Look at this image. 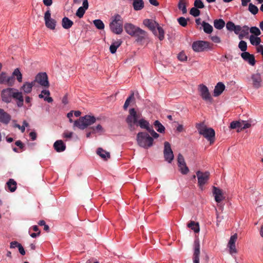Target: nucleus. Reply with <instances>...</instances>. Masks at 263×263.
Here are the masks:
<instances>
[{"mask_svg": "<svg viewBox=\"0 0 263 263\" xmlns=\"http://www.w3.org/2000/svg\"><path fill=\"white\" fill-rule=\"evenodd\" d=\"M225 85L222 82H218L215 86L213 96L218 97L220 96L225 89Z\"/></svg>", "mask_w": 263, "mask_h": 263, "instance_id": "obj_24", "label": "nucleus"}, {"mask_svg": "<svg viewBox=\"0 0 263 263\" xmlns=\"http://www.w3.org/2000/svg\"><path fill=\"white\" fill-rule=\"evenodd\" d=\"M73 134V133L72 132L65 131L63 133L62 137L66 139H69L72 138Z\"/></svg>", "mask_w": 263, "mask_h": 263, "instance_id": "obj_51", "label": "nucleus"}, {"mask_svg": "<svg viewBox=\"0 0 263 263\" xmlns=\"http://www.w3.org/2000/svg\"><path fill=\"white\" fill-rule=\"evenodd\" d=\"M177 161H178V165H180V164L181 165L182 164L185 163L183 156L181 154H179L178 155Z\"/></svg>", "mask_w": 263, "mask_h": 263, "instance_id": "obj_55", "label": "nucleus"}, {"mask_svg": "<svg viewBox=\"0 0 263 263\" xmlns=\"http://www.w3.org/2000/svg\"><path fill=\"white\" fill-rule=\"evenodd\" d=\"M15 83V79L13 77L8 76L6 72H2L0 73V84L7 85L12 87Z\"/></svg>", "mask_w": 263, "mask_h": 263, "instance_id": "obj_11", "label": "nucleus"}, {"mask_svg": "<svg viewBox=\"0 0 263 263\" xmlns=\"http://www.w3.org/2000/svg\"><path fill=\"white\" fill-rule=\"evenodd\" d=\"M164 157L165 160L168 163H171L174 159V154L171 147V144L168 142H165L164 143Z\"/></svg>", "mask_w": 263, "mask_h": 263, "instance_id": "obj_13", "label": "nucleus"}, {"mask_svg": "<svg viewBox=\"0 0 263 263\" xmlns=\"http://www.w3.org/2000/svg\"><path fill=\"white\" fill-rule=\"evenodd\" d=\"M187 227L192 230L195 233L199 232L200 227L198 222H196L194 221H190L187 223Z\"/></svg>", "mask_w": 263, "mask_h": 263, "instance_id": "obj_32", "label": "nucleus"}, {"mask_svg": "<svg viewBox=\"0 0 263 263\" xmlns=\"http://www.w3.org/2000/svg\"><path fill=\"white\" fill-rule=\"evenodd\" d=\"M33 81H35V83H38L41 86L45 87H48L49 86L48 76L46 72H40L38 73Z\"/></svg>", "mask_w": 263, "mask_h": 263, "instance_id": "obj_12", "label": "nucleus"}, {"mask_svg": "<svg viewBox=\"0 0 263 263\" xmlns=\"http://www.w3.org/2000/svg\"><path fill=\"white\" fill-rule=\"evenodd\" d=\"M187 56L184 52H181L178 55V59L180 61H185L187 60Z\"/></svg>", "mask_w": 263, "mask_h": 263, "instance_id": "obj_54", "label": "nucleus"}, {"mask_svg": "<svg viewBox=\"0 0 263 263\" xmlns=\"http://www.w3.org/2000/svg\"><path fill=\"white\" fill-rule=\"evenodd\" d=\"M241 124L242 125V130L249 128L251 126V124L246 121H241Z\"/></svg>", "mask_w": 263, "mask_h": 263, "instance_id": "obj_56", "label": "nucleus"}, {"mask_svg": "<svg viewBox=\"0 0 263 263\" xmlns=\"http://www.w3.org/2000/svg\"><path fill=\"white\" fill-rule=\"evenodd\" d=\"M97 153L100 157L105 160H107L110 158V154L109 152H106L102 148H98L97 151Z\"/></svg>", "mask_w": 263, "mask_h": 263, "instance_id": "obj_33", "label": "nucleus"}, {"mask_svg": "<svg viewBox=\"0 0 263 263\" xmlns=\"http://www.w3.org/2000/svg\"><path fill=\"white\" fill-rule=\"evenodd\" d=\"M190 13L194 17H197L200 15V11L198 8L193 7L191 9Z\"/></svg>", "mask_w": 263, "mask_h": 263, "instance_id": "obj_47", "label": "nucleus"}, {"mask_svg": "<svg viewBox=\"0 0 263 263\" xmlns=\"http://www.w3.org/2000/svg\"><path fill=\"white\" fill-rule=\"evenodd\" d=\"M122 41L121 40H118L112 43L109 47V51L112 54L116 52L117 49L121 46Z\"/></svg>", "mask_w": 263, "mask_h": 263, "instance_id": "obj_28", "label": "nucleus"}, {"mask_svg": "<svg viewBox=\"0 0 263 263\" xmlns=\"http://www.w3.org/2000/svg\"><path fill=\"white\" fill-rule=\"evenodd\" d=\"M211 39L213 42L215 43H220L221 42L220 37L216 35L212 36L211 37Z\"/></svg>", "mask_w": 263, "mask_h": 263, "instance_id": "obj_58", "label": "nucleus"}, {"mask_svg": "<svg viewBox=\"0 0 263 263\" xmlns=\"http://www.w3.org/2000/svg\"><path fill=\"white\" fill-rule=\"evenodd\" d=\"M249 11L253 14L255 15L258 12V9L257 6L252 3H250L248 8Z\"/></svg>", "mask_w": 263, "mask_h": 263, "instance_id": "obj_43", "label": "nucleus"}, {"mask_svg": "<svg viewBox=\"0 0 263 263\" xmlns=\"http://www.w3.org/2000/svg\"><path fill=\"white\" fill-rule=\"evenodd\" d=\"M178 7L183 14L187 12L185 0H180L178 3Z\"/></svg>", "mask_w": 263, "mask_h": 263, "instance_id": "obj_40", "label": "nucleus"}, {"mask_svg": "<svg viewBox=\"0 0 263 263\" xmlns=\"http://www.w3.org/2000/svg\"><path fill=\"white\" fill-rule=\"evenodd\" d=\"M250 31L252 33L255 34L256 36H258L260 34V30L256 27H252L250 29Z\"/></svg>", "mask_w": 263, "mask_h": 263, "instance_id": "obj_52", "label": "nucleus"}, {"mask_svg": "<svg viewBox=\"0 0 263 263\" xmlns=\"http://www.w3.org/2000/svg\"><path fill=\"white\" fill-rule=\"evenodd\" d=\"M249 28L247 26H243L241 27V30L240 34H239V39L242 40L245 36L249 34Z\"/></svg>", "mask_w": 263, "mask_h": 263, "instance_id": "obj_36", "label": "nucleus"}, {"mask_svg": "<svg viewBox=\"0 0 263 263\" xmlns=\"http://www.w3.org/2000/svg\"><path fill=\"white\" fill-rule=\"evenodd\" d=\"M134 99V95L133 93L131 94L126 100L124 104L123 108L124 109L126 110L128 106L129 105V104L130 102Z\"/></svg>", "mask_w": 263, "mask_h": 263, "instance_id": "obj_45", "label": "nucleus"}, {"mask_svg": "<svg viewBox=\"0 0 263 263\" xmlns=\"http://www.w3.org/2000/svg\"><path fill=\"white\" fill-rule=\"evenodd\" d=\"M141 115V114L138 113L134 108H130L129 110V115L126 119V122L130 130L135 129V126L137 125L138 119L140 118Z\"/></svg>", "mask_w": 263, "mask_h": 263, "instance_id": "obj_6", "label": "nucleus"}, {"mask_svg": "<svg viewBox=\"0 0 263 263\" xmlns=\"http://www.w3.org/2000/svg\"><path fill=\"white\" fill-rule=\"evenodd\" d=\"M53 147L57 152H62L65 150L66 145L62 140H58L54 143Z\"/></svg>", "mask_w": 263, "mask_h": 263, "instance_id": "obj_25", "label": "nucleus"}, {"mask_svg": "<svg viewBox=\"0 0 263 263\" xmlns=\"http://www.w3.org/2000/svg\"><path fill=\"white\" fill-rule=\"evenodd\" d=\"M153 21L152 20L146 19L143 21V24L148 27Z\"/></svg>", "mask_w": 263, "mask_h": 263, "instance_id": "obj_62", "label": "nucleus"}, {"mask_svg": "<svg viewBox=\"0 0 263 263\" xmlns=\"http://www.w3.org/2000/svg\"><path fill=\"white\" fill-rule=\"evenodd\" d=\"M180 172L183 174H187L189 172V169L186 166V163L178 165Z\"/></svg>", "mask_w": 263, "mask_h": 263, "instance_id": "obj_44", "label": "nucleus"}, {"mask_svg": "<svg viewBox=\"0 0 263 263\" xmlns=\"http://www.w3.org/2000/svg\"><path fill=\"white\" fill-rule=\"evenodd\" d=\"M148 28L153 32L155 35L158 36L160 41H162L164 39V31L156 22L154 21Z\"/></svg>", "mask_w": 263, "mask_h": 263, "instance_id": "obj_7", "label": "nucleus"}, {"mask_svg": "<svg viewBox=\"0 0 263 263\" xmlns=\"http://www.w3.org/2000/svg\"><path fill=\"white\" fill-rule=\"evenodd\" d=\"M179 24L182 27H185L187 24V20L184 17H180L178 19Z\"/></svg>", "mask_w": 263, "mask_h": 263, "instance_id": "obj_49", "label": "nucleus"}, {"mask_svg": "<svg viewBox=\"0 0 263 263\" xmlns=\"http://www.w3.org/2000/svg\"><path fill=\"white\" fill-rule=\"evenodd\" d=\"M93 24L96 27L100 30H102L104 28V24L101 20H95L93 21Z\"/></svg>", "mask_w": 263, "mask_h": 263, "instance_id": "obj_42", "label": "nucleus"}, {"mask_svg": "<svg viewBox=\"0 0 263 263\" xmlns=\"http://www.w3.org/2000/svg\"><path fill=\"white\" fill-rule=\"evenodd\" d=\"M2 100L6 103H10L12 99L16 101L17 106L21 107L24 105L23 93L17 89L8 87L3 89L1 91Z\"/></svg>", "mask_w": 263, "mask_h": 263, "instance_id": "obj_1", "label": "nucleus"}, {"mask_svg": "<svg viewBox=\"0 0 263 263\" xmlns=\"http://www.w3.org/2000/svg\"><path fill=\"white\" fill-rule=\"evenodd\" d=\"M137 125H139L141 128L146 129L147 131L152 128L149 126V122L143 118L139 120Z\"/></svg>", "mask_w": 263, "mask_h": 263, "instance_id": "obj_31", "label": "nucleus"}, {"mask_svg": "<svg viewBox=\"0 0 263 263\" xmlns=\"http://www.w3.org/2000/svg\"><path fill=\"white\" fill-rule=\"evenodd\" d=\"M251 79L253 87L254 88L258 89L263 86V81L260 73H256L252 74Z\"/></svg>", "mask_w": 263, "mask_h": 263, "instance_id": "obj_15", "label": "nucleus"}, {"mask_svg": "<svg viewBox=\"0 0 263 263\" xmlns=\"http://www.w3.org/2000/svg\"><path fill=\"white\" fill-rule=\"evenodd\" d=\"M91 128L92 130V133H101L103 130V127L100 124L98 125L96 127H92Z\"/></svg>", "mask_w": 263, "mask_h": 263, "instance_id": "obj_50", "label": "nucleus"}, {"mask_svg": "<svg viewBox=\"0 0 263 263\" xmlns=\"http://www.w3.org/2000/svg\"><path fill=\"white\" fill-rule=\"evenodd\" d=\"M20 245L21 244L17 241H12L10 243V248L12 249L18 248Z\"/></svg>", "mask_w": 263, "mask_h": 263, "instance_id": "obj_60", "label": "nucleus"}, {"mask_svg": "<svg viewBox=\"0 0 263 263\" xmlns=\"http://www.w3.org/2000/svg\"><path fill=\"white\" fill-rule=\"evenodd\" d=\"M16 182L13 179H10L6 183V187L11 192H13L16 190Z\"/></svg>", "mask_w": 263, "mask_h": 263, "instance_id": "obj_30", "label": "nucleus"}, {"mask_svg": "<svg viewBox=\"0 0 263 263\" xmlns=\"http://www.w3.org/2000/svg\"><path fill=\"white\" fill-rule=\"evenodd\" d=\"M148 132L151 134L154 138H158L159 136V135L155 132L152 127Z\"/></svg>", "mask_w": 263, "mask_h": 263, "instance_id": "obj_57", "label": "nucleus"}, {"mask_svg": "<svg viewBox=\"0 0 263 263\" xmlns=\"http://www.w3.org/2000/svg\"><path fill=\"white\" fill-rule=\"evenodd\" d=\"M194 5V7L198 9H202L204 7V5L201 0H195Z\"/></svg>", "mask_w": 263, "mask_h": 263, "instance_id": "obj_48", "label": "nucleus"}, {"mask_svg": "<svg viewBox=\"0 0 263 263\" xmlns=\"http://www.w3.org/2000/svg\"><path fill=\"white\" fill-rule=\"evenodd\" d=\"M96 121L94 116L86 115L80 117L78 120L74 122V127H77L80 129H84L88 126L93 124Z\"/></svg>", "mask_w": 263, "mask_h": 263, "instance_id": "obj_4", "label": "nucleus"}, {"mask_svg": "<svg viewBox=\"0 0 263 263\" xmlns=\"http://www.w3.org/2000/svg\"><path fill=\"white\" fill-rule=\"evenodd\" d=\"M235 26L236 25L234 24V23L231 21H229L228 22H227L226 24V28L227 29V30L230 31H233L234 29Z\"/></svg>", "mask_w": 263, "mask_h": 263, "instance_id": "obj_53", "label": "nucleus"}, {"mask_svg": "<svg viewBox=\"0 0 263 263\" xmlns=\"http://www.w3.org/2000/svg\"><path fill=\"white\" fill-rule=\"evenodd\" d=\"M154 125L157 132L160 133H164L165 127L159 121H155L154 123Z\"/></svg>", "mask_w": 263, "mask_h": 263, "instance_id": "obj_38", "label": "nucleus"}, {"mask_svg": "<svg viewBox=\"0 0 263 263\" xmlns=\"http://www.w3.org/2000/svg\"><path fill=\"white\" fill-rule=\"evenodd\" d=\"M196 128L199 134L206 139L210 142V144H213L214 143L215 132L212 128L208 127L204 122L197 123Z\"/></svg>", "mask_w": 263, "mask_h": 263, "instance_id": "obj_2", "label": "nucleus"}, {"mask_svg": "<svg viewBox=\"0 0 263 263\" xmlns=\"http://www.w3.org/2000/svg\"><path fill=\"white\" fill-rule=\"evenodd\" d=\"M192 48L195 52H201L206 49H211V44L207 41H198L192 44Z\"/></svg>", "mask_w": 263, "mask_h": 263, "instance_id": "obj_9", "label": "nucleus"}, {"mask_svg": "<svg viewBox=\"0 0 263 263\" xmlns=\"http://www.w3.org/2000/svg\"><path fill=\"white\" fill-rule=\"evenodd\" d=\"M83 6L80 7L77 10L76 15L79 18L83 17L86 11L88 9L89 4L88 2L82 3Z\"/></svg>", "mask_w": 263, "mask_h": 263, "instance_id": "obj_23", "label": "nucleus"}, {"mask_svg": "<svg viewBox=\"0 0 263 263\" xmlns=\"http://www.w3.org/2000/svg\"><path fill=\"white\" fill-rule=\"evenodd\" d=\"M32 100V98H31L29 96H26L25 97V102L28 104L29 107H30L31 106Z\"/></svg>", "mask_w": 263, "mask_h": 263, "instance_id": "obj_61", "label": "nucleus"}, {"mask_svg": "<svg viewBox=\"0 0 263 263\" xmlns=\"http://www.w3.org/2000/svg\"><path fill=\"white\" fill-rule=\"evenodd\" d=\"M213 193L215 200L217 203L220 202L224 199L222 191L218 187H213Z\"/></svg>", "mask_w": 263, "mask_h": 263, "instance_id": "obj_19", "label": "nucleus"}, {"mask_svg": "<svg viewBox=\"0 0 263 263\" xmlns=\"http://www.w3.org/2000/svg\"><path fill=\"white\" fill-rule=\"evenodd\" d=\"M35 85V81L31 82H26L21 86V89L24 92V93H30L32 90L33 87Z\"/></svg>", "mask_w": 263, "mask_h": 263, "instance_id": "obj_22", "label": "nucleus"}, {"mask_svg": "<svg viewBox=\"0 0 263 263\" xmlns=\"http://www.w3.org/2000/svg\"><path fill=\"white\" fill-rule=\"evenodd\" d=\"M29 136H30V138L31 139V140L34 141L36 138V133H35L34 132H31L29 134Z\"/></svg>", "mask_w": 263, "mask_h": 263, "instance_id": "obj_64", "label": "nucleus"}, {"mask_svg": "<svg viewBox=\"0 0 263 263\" xmlns=\"http://www.w3.org/2000/svg\"><path fill=\"white\" fill-rule=\"evenodd\" d=\"M241 30V27L239 25H236L233 31L235 32L236 34H237L239 35V34L240 33Z\"/></svg>", "mask_w": 263, "mask_h": 263, "instance_id": "obj_59", "label": "nucleus"}, {"mask_svg": "<svg viewBox=\"0 0 263 263\" xmlns=\"http://www.w3.org/2000/svg\"><path fill=\"white\" fill-rule=\"evenodd\" d=\"M50 93L48 90H43L39 97L40 98H44V100L48 103H51L53 101V99L50 97Z\"/></svg>", "mask_w": 263, "mask_h": 263, "instance_id": "obj_26", "label": "nucleus"}, {"mask_svg": "<svg viewBox=\"0 0 263 263\" xmlns=\"http://www.w3.org/2000/svg\"><path fill=\"white\" fill-rule=\"evenodd\" d=\"M123 19L119 14H116L110 18L109 28L112 32L116 34H121L123 32Z\"/></svg>", "mask_w": 263, "mask_h": 263, "instance_id": "obj_3", "label": "nucleus"}, {"mask_svg": "<svg viewBox=\"0 0 263 263\" xmlns=\"http://www.w3.org/2000/svg\"><path fill=\"white\" fill-rule=\"evenodd\" d=\"M225 25L224 21L222 19L215 20L214 21V26L215 28L220 30L222 29Z\"/></svg>", "mask_w": 263, "mask_h": 263, "instance_id": "obj_35", "label": "nucleus"}, {"mask_svg": "<svg viewBox=\"0 0 263 263\" xmlns=\"http://www.w3.org/2000/svg\"><path fill=\"white\" fill-rule=\"evenodd\" d=\"M200 243L198 239H196L194 242V254L193 262L194 263H199L200 256Z\"/></svg>", "mask_w": 263, "mask_h": 263, "instance_id": "obj_16", "label": "nucleus"}, {"mask_svg": "<svg viewBox=\"0 0 263 263\" xmlns=\"http://www.w3.org/2000/svg\"><path fill=\"white\" fill-rule=\"evenodd\" d=\"M73 24V23L67 17H64L62 20V26L63 28L68 29L70 28Z\"/></svg>", "mask_w": 263, "mask_h": 263, "instance_id": "obj_29", "label": "nucleus"}, {"mask_svg": "<svg viewBox=\"0 0 263 263\" xmlns=\"http://www.w3.org/2000/svg\"><path fill=\"white\" fill-rule=\"evenodd\" d=\"M202 26L203 27V30L205 33L210 34L213 31V27L208 23L203 22Z\"/></svg>", "mask_w": 263, "mask_h": 263, "instance_id": "obj_41", "label": "nucleus"}, {"mask_svg": "<svg viewBox=\"0 0 263 263\" xmlns=\"http://www.w3.org/2000/svg\"><path fill=\"white\" fill-rule=\"evenodd\" d=\"M237 239V234H235L231 236L228 242V247L229 248L230 254H233L237 253V250L235 247V242Z\"/></svg>", "mask_w": 263, "mask_h": 263, "instance_id": "obj_17", "label": "nucleus"}, {"mask_svg": "<svg viewBox=\"0 0 263 263\" xmlns=\"http://www.w3.org/2000/svg\"><path fill=\"white\" fill-rule=\"evenodd\" d=\"M133 6L135 10H140L144 8V2L143 0H133Z\"/></svg>", "mask_w": 263, "mask_h": 263, "instance_id": "obj_34", "label": "nucleus"}, {"mask_svg": "<svg viewBox=\"0 0 263 263\" xmlns=\"http://www.w3.org/2000/svg\"><path fill=\"white\" fill-rule=\"evenodd\" d=\"M11 77H13L14 78L16 77L17 81L19 83H21L22 82V74L18 68H16L12 72V75Z\"/></svg>", "mask_w": 263, "mask_h": 263, "instance_id": "obj_37", "label": "nucleus"}, {"mask_svg": "<svg viewBox=\"0 0 263 263\" xmlns=\"http://www.w3.org/2000/svg\"><path fill=\"white\" fill-rule=\"evenodd\" d=\"M126 32L131 36H134L136 33L138 27H137L131 23H125L124 26Z\"/></svg>", "mask_w": 263, "mask_h": 263, "instance_id": "obj_21", "label": "nucleus"}, {"mask_svg": "<svg viewBox=\"0 0 263 263\" xmlns=\"http://www.w3.org/2000/svg\"><path fill=\"white\" fill-rule=\"evenodd\" d=\"M241 57L250 65L254 66L255 64V57L253 54H250L248 52H244L241 53Z\"/></svg>", "mask_w": 263, "mask_h": 263, "instance_id": "obj_18", "label": "nucleus"}, {"mask_svg": "<svg viewBox=\"0 0 263 263\" xmlns=\"http://www.w3.org/2000/svg\"><path fill=\"white\" fill-rule=\"evenodd\" d=\"M198 89L201 97L203 100L210 103L212 102L213 99L209 89L205 85L203 84L199 85Z\"/></svg>", "mask_w": 263, "mask_h": 263, "instance_id": "obj_10", "label": "nucleus"}, {"mask_svg": "<svg viewBox=\"0 0 263 263\" xmlns=\"http://www.w3.org/2000/svg\"><path fill=\"white\" fill-rule=\"evenodd\" d=\"M44 20L46 26L51 30H54L55 28L56 21L51 18V13L49 9L46 11L44 15Z\"/></svg>", "mask_w": 263, "mask_h": 263, "instance_id": "obj_14", "label": "nucleus"}, {"mask_svg": "<svg viewBox=\"0 0 263 263\" xmlns=\"http://www.w3.org/2000/svg\"><path fill=\"white\" fill-rule=\"evenodd\" d=\"M15 144L19 147L20 149H23L24 146L22 142L20 140H17L15 142Z\"/></svg>", "mask_w": 263, "mask_h": 263, "instance_id": "obj_63", "label": "nucleus"}, {"mask_svg": "<svg viewBox=\"0 0 263 263\" xmlns=\"http://www.w3.org/2000/svg\"><path fill=\"white\" fill-rule=\"evenodd\" d=\"M11 119V116L3 109L0 108V122L8 124Z\"/></svg>", "mask_w": 263, "mask_h": 263, "instance_id": "obj_20", "label": "nucleus"}, {"mask_svg": "<svg viewBox=\"0 0 263 263\" xmlns=\"http://www.w3.org/2000/svg\"><path fill=\"white\" fill-rule=\"evenodd\" d=\"M196 175L198 179V184L199 188L203 190L204 185L207 183L210 178V173L209 172H202L198 171L196 172Z\"/></svg>", "mask_w": 263, "mask_h": 263, "instance_id": "obj_8", "label": "nucleus"}, {"mask_svg": "<svg viewBox=\"0 0 263 263\" xmlns=\"http://www.w3.org/2000/svg\"><path fill=\"white\" fill-rule=\"evenodd\" d=\"M230 128L231 129H236L237 128V131L239 132L240 130H242V125L241 124V121H233L231 123Z\"/></svg>", "mask_w": 263, "mask_h": 263, "instance_id": "obj_39", "label": "nucleus"}, {"mask_svg": "<svg viewBox=\"0 0 263 263\" xmlns=\"http://www.w3.org/2000/svg\"><path fill=\"white\" fill-rule=\"evenodd\" d=\"M238 47L242 52H246L247 49V43L244 41H241L238 44Z\"/></svg>", "mask_w": 263, "mask_h": 263, "instance_id": "obj_46", "label": "nucleus"}, {"mask_svg": "<svg viewBox=\"0 0 263 263\" xmlns=\"http://www.w3.org/2000/svg\"><path fill=\"white\" fill-rule=\"evenodd\" d=\"M137 141L139 146L148 148L153 145L154 140L147 133L140 132L137 134Z\"/></svg>", "mask_w": 263, "mask_h": 263, "instance_id": "obj_5", "label": "nucleus"}, {"mask_svg": "<svg viewBox=\"0 0 263 263\" xmlns=\"http://www.w3.org/2000/svg\"><path fill=\"white\" fill-rule=\"evenodd\" d=\"M133 36L137 37L138 41H141L146 38L147 33L139 27L137 30L136 33H135V34Z\"/></svg>", "mask_w": 263, "mask_h": 263, "instance_id": "obj_27", "label": "nucleus"}]
</instances>
